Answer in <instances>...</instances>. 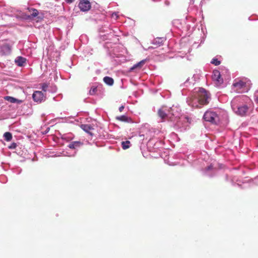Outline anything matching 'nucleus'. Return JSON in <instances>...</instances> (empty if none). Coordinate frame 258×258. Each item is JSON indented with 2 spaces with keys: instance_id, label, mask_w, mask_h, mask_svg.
Instances as JSON below:
<instances>
[{
  "instance_id": "obj_25",
  "label": "nucleus",
  "mask_w": 258,
  "mask_h": 258,
  "mask_svg": "<svg viewBox=\"0 0 258 258\" xmlns=\"http://www.w3.org/2000/svg\"><path fill=\"white\" fill-rule=\"evenodd\" d=\"M49 87V85L47 83H44L41 85V89L44 92H48Z\"/></svg>"
},
{
  "instance_id": "obj_9",
  "label": "nucleus",
  "mask_w": 258,
  "mask_h": 258,
  "mask_svg": "<svg viewBox=\"0 0 258 258\" xmlns=\"http://www.w3.org/2000/svg\"><path fill=\"white\" fill-rule=\"evenodd\" d=\"M78 7L81 11L86 12L90 10L91 5L88 0H80Z\"/></svg>"
},
{
  "instance_id": "obj_30",
  "label": "nucleus",
  "mask_w": 258,
  "mask_h": 258,
  "mask_svg": "<svg viewBox=\"0 0 258 258\" xmlns=\"http://www.w3.org/2000/svg\"><path fill=\"white\" fill-rule=\"evenodd\" d=\"M190 26L189 24H186L185 28L184 27H181V29H182V31H188L190 30Z\"/></svg>"
},
{
  "instance_id": "obj_23",
  "label": "nucleus",
  "mask_w": 258,
  "mask_h": 258,
  "mask_svg": "<svg viewBox=\"0 0 258 258\" xmlns=\"http://www.w3.org/2000/svg\"><path fill=\"white\" fill-rule=\"evenodd\" d=\"M131 142L129 141H123L121 142V147L123 149H128L131 146Z\"/></svg>"
},
{
  "instance_id": "obj_20",
  "label": "nucleus",
  "mask_w": 258,
  "mask_h": 258,
  "mask_svg": "<svg viewBox=\"0 0 258 258\" xmlns=\"http://www.w3.org/2000/svg\"><path fill=\"white\" fill-rule=\"evenodd\" d=\"M5 99L8 101H9L11 103H17V104H21L22 102V100H19L17 98H15L14 97H11V96H6L5 97Z\"/></svg>"
},
{
  "instance_id": "obj_3",
  "label": "nucleus",
  "mask_w": 258,
  "mask_h": 258,
  "mask_svg": "<svg viewBox=\"0 0 258 258\" xmlns=\"http://www.w3.org/2000/svg\"><path fill=\"white\" fill-rule=\"evenodd\" d=\"M249 100L246 96H239L234 97L231 101L232 110L237 115L243 116L246 115L248 107L245 102Z\"/></svg>"
},
{
  "instance_id": "obj_39",
  "label": "nucleus",
  "mask_w": 258,
  "mask_h": 258,
  "mask_svg": "<svg viewBox=\"0 0 258 258\" xmlns=\"http://www.w3.org/2000/svg\"><path fill=\"white\" fill-rule=\"evenodd\" d=\"M67 156H69V157H71V156H75V154H73V155H67Z\"/></svg>"
},
{
  "instance_id": "obj_41",
  "label": "nucleus",
  "mask_w": 258,
  "mask_h": 258,
  "mask_svg": "<svg viewBox=\"0 0 258 258\" xmlns=\"http://www.w3.org/2000/svg\"><path fill=\"white\" fill-rule=\"evenodd\" d=\"M3 177H4V176H0V180H1V179H2Z\"/></svg>"
},
{
  "instance_id": "obj_13",
  "label": "nucleus",
  "mask_w": 258,
  "mask_h": 258,
  "mask_svg": "<svg viewBox=\"0 0 258 258\" xmlns=\"http://www.w3.org/2000/svg\"><path fill=\"white\" fill-rule=\"evenodd\" d=\"M217 172V169L213 168L212 165L208 166L203 170V174L209 177L214 176L216 174Z\"/></svg>"
},
{
  "instance_id": "obj_7",
  "label": "nucleus",
  "mask_w": 258,
  "mask_h": 258,
  "mask_svg": "<svg viewBox=\"0 0 258 258\" xmlns=\"http://www.w3.org/2000/svg\"><path fill=\"white\" fill-rule=\"evenodd\" d=\"M257 180L258 176L254 180L244 179L242 182H241L240 180L236 179L235 178H233L232 183L234 185H237L242 188H244L252 185L253 183L258 184V183H257Z\"/></svg>"
},
{
  "instance_id": "obj_18",
  "label": "nucleus",
  "mask_w": 258,
  "mask_h": 258,
  "mask_svg": "<svg viewBox=\"0 0 258 258\" xmlns=\"http://www.w3.org/2000/svg\"><path fill=\"white\" fill-rule=\"evenodd\" d=\"M165 41V38L164 37H157L155 38L152 41V44L157 46H160L163 44V42Z\"/></svg>"
},
{
  "instance_id": "obj_15",
  "label": "nucleus",
  "mask_w": 258,
  "mask_h": 258,
  "mask_svg": "<svg viewBox=\"0 0 258 258\" xmlns=\"http://www.w3.org/2000/svg\"><path fill=\"white\" fill-rule=\"evenodd\" d=\"M81 128L85 132L89 134L91 136H93V134L91 132V131L93 130V128L90 124H82L81 125Z\"/></svg>"
},
{
  "instance_id": "obj_38",
  "label": "nucleus",
  "mask_w": 258,
  "mask_h": 258,
  "mask_svg": "<svg viewBox=\"0 0 258 258\" xmlns=\"http://www.w3.org/2000/svg\"><path fill=\"white\" fill-rule=\"evenodd\" d=\"M174 24H179L180 23V22L179 20H176L175 21V22H174Z\"/></svg>"
},
{
  "instance_id": "obj_19",
  "label": "nucleus",
  "mask_w": 258,
  "mask_h": 258,
  "mask_svg": "<svg viewBox=\"0 0 258 258\" xmlns=\"http://www.w3.org/2000/svg\"><path fill=\"white\" fill-rule=\"evenodd\" d=\"M83 143L80 141H74L70 143L68 146L70 149H76L81 147Z\"/></svg>"
},
{
  "instance_id": "obj_26",
  "label": "nucleus",
  "mask_w": 258,
  "mask_h": 258,
  "mask_svg": "<svg viewBox=\"0 0 258 258\" xmlns=\"http://www.w3.org/2000/svg\"><path fill=\"white\" fill-rule=\"evenodd\" d=\"M48 92L53 93H55L57 91V88L55 85H49Z\"/></svg>"
},
{
  "instance_id": "obj_27",
  "label": "nucleus",
  "mask_w": 258,
  "mask_h": 258,
  "mask_svg": "<svg viewBox=\"0 0 258 258\" xmlns=\"http://www.w3.org/2000/svg\"><path fill=\"white\" fill-rule=\"evenodd\" d=\"M211 63L215 66H218L220 64L221 62L217 58H213L211 60Z\"/></svg>"
},
{
  "instance_id": "obj_29",
  "label": "nucleus",
  "mask_w": 258,
  "mask_h": 258,
  "mask_svg": "<svg viewBox=\"0 0 258 258\" xmlns=\"http://www.w3.org/2000/svg\"><path fill=\"white\" fill-rule=\"evenodd\" d=\"M118 17V12H113L111 14V18L116 20Z\"/></svg>"
},
{
  "instance_id": "obj_24",
  "label": "nucleus",
  "mask_w": 258,
  "mask_h": 258,
  "mask_svg": "<svg viewBox=\"0 0 258 258\" xmlns=\"http://www.w3.org/2000/svg\"><path fill=\"white\" fill-rule=\"evenodd\" d=\"M4 137L6 141H10L12 139V135L10 132H6L4 134Z\"/></svg>"
},
{
  "instance_id": "obj_4",
  "label": "nucleus",
  "mask_w": 258,
  "mask_h": 258,
  "mask_svg": "<svg viewBox=\"0 0 258 258\" xmlns=\"http://www.w3.org/2000/svg\"><path fill=\"white\" fill-rule=\"evenodd\" d=\"M104 47L107 50L108 54L113 58L121 57L122 54L120 53L119 46L112 43L107 42L104 44Z\"/></svg>"
},
{
  "instance_id": "obj_10",
  "label": "nucleus",
  "mask_w": 258,
  "mask_h": 258,
  "mask_svg": "<svg viewBox=\"0 0 258 258\" xmlns=\"http://www.w3.org/2000/svg\"><path fill=\"white\" fill-rule=\"evenodd\" d=\"M11 52L10 45L5 41L0 43V55H5L10 54Z\"/></svg>"
},
{
  "instance_id": "obj_22",
  "label": "nucleus",
  "mask_w": 258,
  "mask_h": 258,
  "mask_svg": "<svg viewBox=\"0 0 258 258\" xmlns=\"http://www.w3.org/2000/svg\"><path fill=\"white\" fill-rule=\"evenodd\" d=\"M146 61V59H143L140 62L137 63L136 64H134L131 68V70H135L137 68H141L142 66L145 64V62Z\"/></svg>"
},
{
  "instance_id": "obj_34",
  "label": "nucleus",
  "mask_w": 258,
  "mask_h": 258,
  "mask_svg": "<svg viewBox=\"0 0 258 258\" xmlns=\"http://www.w3.org/2000/svg\"><path fill=\"white\" fill-rule=\"evenodd\" d=\"M254 97L256 101L258 103V92H256L254 94Z\"/></svg>"
},
{
  "instance_id": "obj_36",
  "label": "nucleus",
  "mask_w": 258,
  "mask_h": 258,
  "mask_svg": "<svg viewBox=\"0 0 258 258\" xmlns=\"http://www.w3.org/2000/svg\"><path fill=\"white\" fill-rule=\"evenodd\" d=\"M124 108V106H123V105L120 106L119 107V112H122Z\"/></svg>"
},
{
  "instance_id": "obj_14",
  "label": "nucleus",
  "mask_w": 258,
  "mask_h": 258,
  "mask_svg": "<svg viewBox=\"0 0 258 258\" xmlns=\"http://www.w3.org/2000/svg\"><path fill=\"white\" fill-rule=\"evenodd\" d=\"M30 14L26 15L25 18L28 20H31L38 16L39 12L37 10L34 8H27Z\"/></svg>"
},
{
  "instance_id": "obj_2",
  "label": "nucleus",
  "mask_w": 258,
  "mask_h": 258,
  "mask_svg": "<svg viewBox=\"0 0 258 258\" xmlns=\"http://www.w3.org/2000/svg\"><path fill=\"white\" fill-rule=\"evenodd\" d=\"M210 100L209 92L203 88H199L195 89L191 95L186 98V102L192 108H198L207 105Z\"/></svg>"
},
{
  "instance_id": "obj_33",
  "label": "nucleus",
  "mask_w": 258,
  "mask_h": 258,
  "mask_svg": "<svg viewBox=\"0 0 258 258\" xmlns=\"http://www.w3.org/2000/svg\"><path fill=\"white\" fill-rule=\"evenodd\" d=\"M49 127H47L45 131H44L42 133L43 134H46L49 131Z\"/></svg>"
},
{
  "instance_id": "obj_17",
  "label": "nucleus",
  "mask_w": 258,
  "mask_h": 258,
  "mask_svg": "<svg viewBox=\"0 0 258 258\" xmlns=\"http://www.w3.org/2000/svg\"><path fill=\"white\" fill-rule=\"evenodd\" d=\"M116 119L122 122L128 123L133 122L132 119L125 115L116 116Z\"/></svg>"
},
{
  "instance_id": "obj_5",
  "label": "nucleus",
  "mask_w": 258,
  "mask_h": 258,
  "mask_svg": "<svg viewBox=\"0 0 258 258\" xmlns=\"http://www.w3.org/2000/svg\"><path fill=\"white\" fill-rule=\"evenodd\" d=\"M232 86L234 91L237 93L247 92L249 89L250 83L249 81L240 80H235L233 83Z\"/></svg>"
},
{
  "instance_id": "obj_21",
  "label": "nucleus",
  "mask_w": 258,
  "mask_h": 258,
  "mask_svg": "<svg viewBox=\"0 0 258 258\" xmlns=\"http://www.w3.org/2000/svg\"><path fill=\"white\" fill-rule=\"evenodd\" d=\"M103 81L106 84L109 86H112L114 83L113 79L112 78L108 76L105 77L103 78Z\"/></svg>"
},
{
  "instance_id": "obj_37",
  "label": "nucleus",
  "mask_w": 258,
  "mask_h": 258,
  "mask_svg": "<svg viewBox=\"0 0 258 258\" xmlns=\"http://www.w3.org/2000/svg\"><path fill=\"white\" fill-rule=\"evenodd\" d=\"M189 80V79H187V80H186V81L185 82L184 84H185V85L186 86H187V84H188V83Z\"/></svg>"
},
{
  "instance_id": "obj_11",
  "label": "nucleus",
  "mask_w": 258,
  "mask_h": 258,
  "mask_svg": "<svg viewBox=\"0 0 258 258\" xmlns=\"http://www.w3.org/2000/svg\"><path fill=\"white\" fill-rule=\"evenodd\" d=\"M99 32L101 33H105L106 32V34H100V38L101 40H105L107 39V34L108 35L110 33H111V30L109 28L108 25H105L103 26H102L99 28Z\"/></svg>"
},
{
  "instance_id": "obj_31",
  "label": "nucleus",
  "mask_w": 258,
  "mask_h": 258,
  "mask_svg": "<svg viewBox=\"0 0 258 258\" xmlns=\"http://www.w3.org/2000/svg\"><path fill=\"white\" fill-rule=\"evenodd\" d=\"M195 0H190L189 1V7L188 8V11H189L190 10L192 9V5L194 4Z\"/></svg>"
},
{
  "instance_id": "obj_40",
  "label": "nucleus",
  "mask_w": 258,
  "mask_h": 258,
  "mask_svg": "<svg viewBox=\"0 0 258 258\" xmlns=\"http://www.w3.org/2000/svg\"><path fill=\"white\" fill-rule=\"evenodd\" d=\"M177 164H169V165H176Z\"/></svg>"
},
{
  "instance_id": "obj_1",
  "label": "nucleus",
  "mask_w": 258,
  "mask_h": 258,
  "mask_svg": "<svg viewBox=\"0 0 258 258\" xmlns=\"http://www.w3.org/2000/svg\"><path fill=\"white\" fill-rule=\"evenodd\" d=\"M180 114L179 109L174 106L169 108L163 106L158 111V115L162 121H171L174 123L181 131H183L191 123L192 120L190 117L186 116L179 117Z\"/></svg>"
},
{
  "instance_id": "obj_8",
  "label": "nucleus",
  "mask_w": 258,
  "mask_h": 258,
  "mask_svg": "<svg viewBox=\"0 0 258 258\" xmlns=\"http://www.w3.org/2000/svg\"><path fill=\"white\" fill-rule=\"evenodd\" d=\"M212 78L213 81L215 82L217 87H223V79L221 77L220 72L217 70H215L213 71Z\"/></svg>"
},
{
  "instance_id": "obj_32",
  "label": "nucleus",
  "mask_w": 258,
  "mask_h": 258,
  "mask_svg": "<svg viewBox=\"0 0 258 258\" xmlns=\"http://www.w3.org/2000/svg\"><path fill=\"white\" fill-rule=\"evenodd\" d=\"M17 147V144L15 143H13L11 144V145L9 147V148L11 149H14Z\"/></svg>"
},
{
  "instance_id": "obj_28",
  "label": "nucleus",
  "mask_w": 258,
  "mask_h": 258,
  "mask_svg": "<svg viewBox=\"0 0 258 258\" xmlns=\"http://www.w3.org/2000/svg\"><path fill=\"white\" fill-rule=\"evenodd\" d=\"M97 91V88L96 87H92L90 90V94L91 95H93L95 94L96 92Z\"/></svg>"
},
{
  "instance_id": "obj_35",
  "label": "nucleus",
  "mask_w": 258,
  "mask_h": 258,
  "mask_svg": "<svg viewBox=\"0 0 258 258\" xmlns=\"http://www.w3.org/2000/svg\"><path fill=\"white\" fill-rule=\"evenodd\" d=\"M67 4H71L73 3L75 0H64Z\"/></svg>"
},
{
  "instance_id": "obj_12",
  "label": "nucleus",
  "mask_w": 258,
  "mask_h": 258,
  "mask_svg": "<svg viewBox=\"0 0 258 258\" xmlns=\"http://www.w3.org/2000/svg\"><path fill=\"white\" fill-rule=\"evenodd\" d=\"M32 97L35 102L41 103L45 100V95L39 91H35L34 92Z\"/></svg>"
},
{
  "instance_id": "obj_6",
  "label": "nucleus",
  "mask_w": 258,
  "mask_h": 258,
  "mask_svg": "<svg viewBox=\"0 0 258 258\" xmlns=\"http://www.w3.org/2000/svg\"><path fill=\"white\" fill-rule=\"evenodd\" d=\"M203 118L205 121L210 122L213 124L218 123L220 120L218 114L213 110L207 111L204 113Z\"/></svg>"
},
{
  "instance_id": "obj_16",
  "label": "nucleus",
  "mask_w": 258,
  "mask_h": 258,
  "mask_svg": "<svg viewBox=\"0 0 258 258\" xmlns=\"http://www.w3.org/2000/svg\"><path fill=\"white\" fill-rule=\"evenodd\" d=\"M15 61L18 66L22 67L26 63V59L22 56H18Z\"/></svg>"
}]
</instances>
